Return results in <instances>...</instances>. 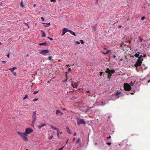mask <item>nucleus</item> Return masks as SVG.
I'll use <instances>...</instances> for the list:
<instances>
[{
  "label": "nucleus",
  "instance_id": "nucleus-21",
  "mask_svg": "<svg viewBox=\"0 0 150 150\" xmlns=\"http://www.w3.org/2000/svg\"><path fill=\"white\" fill-rule=\"evenodd\" d=\"M105 72L106 73H107L108 74V79H110L111 78L110 77L111 76H112V74H110L108 72Z\"/></svg>",
  "mask_w": 150,
  "mask_h": 150
},
{
  "label": "nucleus",
  "instance_id": "nucleus-25",
  "mask_svg": "<svg viewBox=\"0 0 150 150\" xmlns=\"http://www.w3.org/2000/svg\"><path fill=\"white\" fill-rule=\"evenodd\" d=\"M100 74H99V75L100 76H102V75H104V74H105V73L104 72H100Z\"/></svg>",
  "mask_w": 150,
  "mask_h": 150
},
{
  "label": "nucleus",
  "instance_id": "nucleus-62",
  "mask_svg": "<svg viewBox=\"0 0 150 150\" xmlns=\"http://www.w3.org/2000/svg\"><path fill=\"white\" fill-rule=\"evenodd\" d=\"M76 139L75 137H74L73 139V141H74Z\"/></svg>",
  "mask_w": 150,
  "mask_h": 150
},
{
  "label": "nucleus",
  "instance_id": "nucleus-30",
  "mask_svg": "<svg viewBox=\"0 0 150 150\" xmlns=\"http://www.w3.org/2000/svg\"><path fill=\"white\" fill-rule=\"evenodd\" d=\"M134 83L132 82H131L130 83H129V84L130 85V86H133L134 84Z\"/></svg>",
  "mask_w": 150,
  "mask_h": 150
},
{
  "label": "nucleus",
  "instance_id": "nucleus-52",
  "mask_svg": "<svg viewBox=\"0 0 150 150\" xmlns=\"http://www.w3.org/2000/svg\"><path fill=\"white\" fill-rule=\"evenodd\" d=\"M122 27V26L121 25H118V28H121Z\"/></svg>",
  "mask_w": 150,
  "mask_h": 150
},
{
  "label": "nucleus",
  "instance_id": "nucleus-20",
  "mask_svg": "<svg viewBox=\"0 0 150 150\" xmlns=\"http://www.w3.org/2000/svg\"><path fill=\"white\" fill-rule=\"evenodd\" d=\"M66 79L62 81V82H64L66 81H67V72H66Z\"/></svg>",
  "mask_w": 150,
  "mask_h": 150
},
{
  "label": "nucleus",
  "instance_id": "nucleus-45",
  "mask_svg": "<svg viewBox=\"0 0 150 150\" xmlns=\"http://www.w3.org/2000/svg\"><path fill=\"white\" fill-rule=\"evenodd\" d=\"M102 52L104 54H108V52Z\"/></svg>",
  "mask_w": 150,
  "mask_h": 150
},
{
  "label": "nucleus",
  "instance_id": "nucleus-11",
  "mask_svg": "<svg viewBox=\"0 0 150 150\" xmlns=\"http://www.w3.org/2000/svg\"><path fill=\"white\" fill-rule=\"evenodd\" d=\"M78 82H77L74 85L73 84V83L72 82H71L70 83L71 84V86L73 88H76L78 85Z\"/></svg>",
  "mask_w": 150,
  "mask_h": 150
},
{
  "label": "nucleus",
  "instance_id": "nucleus-26",
  "mask_svg": "<svg viewBox=\"0 0 150 150\" xmlns=\"http://www.w3.org/2000/svg\"><path fill=\"white\" fill-rule=\"evenodd\" d=\"M57 135L58 137L59 138V131L58 129V130H57Z\"/></svg>",
  "mask_w": 150,
  "mask_h": 150
},
{
  "label": "nucleus",
  "instance_id": "nucleus-42",
  "mask_svg": "<svg viewBox=\"0 0 150 150\" xmlns=\"http://www.w3.org/2000/svg\"><path fill=\"white\" fill-rule=\"evenodd\" d=\"M36 111H35L33 112V114L32 115H36Z\"/></svg>",
  "mask_w": 150,
  "mask_h": 150
},
{
  "label": "nucleus",
  "instance_id": "nucleus-37",
  "mask_svg": "<svg viewBox=\"0 0 150 150\" xmlns=\"http://www.w3.org/2000/svg\"><path fill=\"white\" fill-rule=\"evenodd\" d=\"M52 57L51 56H49L48 57V59L50 61L52 60Z\"/></svg>",
  "mask_w": 150,
  "mask_h": 150
},
{
  "label": "nucleus",
  "instance_id": "nucleus-59",
  "mask_svg": "<svg viewBox=\"0 0 150 150\" xmlns=\"http://www.w3.org/2000/svg\"><path fill=\"white\" fill-rule=\"evenodd\" d=\"M24 23V24H25V25H26L28 26V28H29V26L28 25V24H27L25 22V23Z\"/></svg>",
  "mask_w": 150,
  "mask_h": 150
},
{
  "label": "nucleus",
  "instance_id": "nucleus-54",
  "mask_svg": "<svg viewBox=\"0 0 150 150\" xmlns=\"http://www.w3.org/2000/svg\"><path fill=\"white\" fill-rule=\"evenodd\" d=\"M115 57H116V56H115V55H112V57L113 58H115Z\"/></svg>",
  "mask_w": 150,
  "mask_h": 150
},
{
  "label": "nucleus",
  "instance_id": "nucleus-5",
  "mask_svg": "<svg viewBox=\"0 0 150 150\" xmlns=\"http://www.w3.org/2000/svg\"><path fill=\"white\" fill-rule=\"evenodd\" d=\"M49 52V50H41L39 52L40 54H42L44 55H46L47 53Z\"/></svg>",
  "mask_w": 150,
  "mask_h": 150
},
{
  "label": "nucleus",
  "instance_id": "nucleus-43",
  "mask_svg": "<svg viewBox=\"0 0 150 150\" xmlns=\"http://www.w3.org/2000/svg\"><path fill=\"white\" fill-rule=\"evenodd\" d=\"M6 61H0V63H5L6 62Z\"/></svg>",
  "mask_w": 150,
  "mask_h": 150
},
{
  "label": "nucleus",
  "instance_id": "nucleus-14",
  "mask_svg": "<svg viewBox=\"0 0 150 150\" xmlns=\"http://www.w3.org/2000/svg\"><path fill=\"white\" fill-rule=\"evenodd\" d=\"M48 45V43L46 42H44L43 43H40L39 44L40 45H44L45 46H47Z\"/></svg>",
  "mask_w": 150,
  "mask_h": 150
},
{
  "label": "nucleus",
  "instance_id": "nucleus-44",
  "mask_svg": "<svg viewBox=\"0 0 150 150\" xmlns=\"http://www.w3.org/2000/svg\"><path fill=\"white\" fill-rule=\"evenodd\" d=\"M145 18V16H143L141 18V20H144V19Z\"/></svg>",
  "mask_w": 150,
  "mask_h": 150
},
{
  "label": "nucleus",
  "instance_id": "nucleus-38",
  "mask_svg": "<svg viewBox=\"0 0 150 150\" xmlns=\"http://www.w3.org/2000/svg\"><path fill=\"white\" fill-rule=\"evenodd\" d=\"M53 137V136L52 135L50 136V137H49L48 138L49 139H52Z\"/></svg>",
  "mask_w": 150,
  "mask_h": 150
},
{
  "label": "nucleus",
  "instance_id": "nucleus-61",
  "mask_svg": "<svg viewBox=\"0 0 150 150\" xmlns=\"http://www.w3.org/2000/svg\"><path fill=\"white\" fill-rule=\"evenodd\" d=\"M98 0H96V4H97L98 3Z\"/></svg>",
  "mask_w": 150,
  "mask_h": 150
},
{
  "label": "nucleus",
  "instance_id": "nucleus-31",
  "mask_svg": "<svg viewBox=\"0 0 150 150\" xmlns=\"http://www.w3.org/2000/svg\"><path fill=\"white\" fill-rule=\"evenodd\" d=\"M38 91H35L34 92H33V94H35L38 93Z\"/></svg>",
  "mask_w": 150,
  "mask_h": 150
},
{
  "label": "nucleus",
  "instance_id": "nucleus-46",
  "mask_svg": "<svg viewBox=\"0 0 150 150\" xmlns=\"http://www.w3.org/2000/svg\"><path fill=\"white\" fill-rule=\"evenodd\" d=\"M143 56V58H144V57H146V54H144V55H143V56Z\"/></svg>",
  "mask_w": 150,
  "mask_h": 150
},
{
  "label": "nucleus",
  "instance_id": "nucleus-6",
  "mask_svg": "<svg viewBox=\"0 0 150 150\" xmlns=\"http://www.w3.org/2000/svg\"><path fill=\"white\" fill-rule=\"evenodd\" d=\"M33 130L32 129L30 128H27L25 129V132L27 134L33 132Z\"/></svg>",
  "mask_w": 150,
  "mask_h": 150
},
{
  "label": "nucleus",
  "instance_id": "nucleus-33",
  "mask_svg": "<svg viewBox=\"0 0 150 150\" xmlns=\"http://www.w3.org/2000/svg\"><path fill=\"white\" fill-rule=\"evenodd\" d=\"M46 125L45 123H43L40 126H41L42 127L44 126H45Z\"/></svg>",
  "mask_w": 150,
  "mask_h": 150
},
{
  "label": "nucleus",
  "instance_id": "nucleus-9",
  "mask_svg": "<svg viewBox=\"0 0 150 150\" xmlns=\"http://www.w3.org/2000/svg\"><path fill=\"white\" fill-rule=\"evenodd\" d=\"M16 69L17 68L16 67H14L13 68H10L9 70H10L11 72H12L14 75L15 76L16 74V72H14L13 71L14 70Z\"/></svg>",
  "mask_w": 150,
  "mask_h": 150
},
{
  "label": "nucleus",
  "instance_id": "nucleus-16",
  "mask_svg": "<svg viewBox=\"0 0 150 150\" xmlns=\"http://www.w3.org/2000/svg\"><path fill=\"white\" fill-rule=\"evenodd\" d=\"M69 30H68L66 28H64L62 30V32H63L65 33L67 32H69Z\"/></svg>",
  "mask_w": 150,
  "mask_h": 150
},
{
  "label": "nucleus",
  "instance_id": "nucleus-4",
  "mask_svg": "<svg viewBox=\"0 0 150 150\" xmlns=\"http://www.w3.org/2000/svg\"><path fill=\"white\" fill-rule=\"evenodd\" d=\"M77 124L78 125H79L81 124H83L85 125L86 122L84 119L81 118H77Z\"/></svg>",
  "mask_w": 150,
  "mask_h": 150
},
{
  "label": "nucleus",
  "instance_id": "nucleus-39",
  "mask_svg": "<svg viewBox=\"0 0 150 150\" xmlns=\"http://www.w3.org/2000/svg\"><path fill=\"white\" fill-rule=\"evenodd\" d=\"M21 6L22 7H23V3L22 1L21 2Z\"/></svg>",
  "mask_w": 150,
  "mask_h": 150
},
{
  "label": "nucleus",
  "instance_id": "nucleus-50",
  "mask_svg": "<svg viewBox=\"0 0 150 150\" xmlns=\"http://www.w3.org/2000/svg\"><path fill=\"white\" fill-rule=\"evenodd\" d=\"M76 43L77 44H80V42H79V41H76Z\"/></svg>",
  "mask_w": 150,
  "mask_h": 150
},
{
  "label": "nucleus",
  "instance_id": "nucleus-3",
  "mask_svg": "<svg viewBox=\"0 0 150 150\" xmlns=\"http://www.w3.org/2000/svg\"><path fill=\"white\" fill-rule=\"evenodd\" d=\"M124 89L126 91H129L131 89L130 85L127 83H125L124 84Z\"/></svg>",
  "mask_w": 150,
  "mask_h": 150
},
{
  "label": "nucleus",
  "instance_id": "nucleus-17",
  "mask_svg": "<svg viewBox=\"0 0 150 150\" xmlns=\"http://www.w3.org/2000/svg\"><path fill=\"white\" fill-rule=\"evenodd\" d=\"M69 32L72 35H73L75 36H76V34L75 33L73 32L71 30H69Z\"/></svg>",
  "mask_w": 150,
  "mask_h": 150
},
{
  "label": "nucleus",
  "instance_id": "nucleus-10",
  "mask_svg": "<svg viewBox=\"0 0 150 150\" xmlns=\"http://www.w3.org/2000/svg\"><path fill=\"white\" fill-rule=\"evenodd\" d=\"M140 54H142V52H138L137 53H136L134 54V56H135L136 58H138L139 59V55Z\"/></svg>",
  "mask_w": 150,
  "mask_h": 150
},
{
  "label": "nucleus",
  "instance_id": "nucleus-29",
  "mask_svg": "<svg viewBox=\"0 0 150 150\" xmlns=\"http://www.w3.org/2000/svg\"><path fill=\"white\" fill-rule=\"evenodd\" d=\"M46 36V34H45L44 32H43L42 33V37H45Z\"/></svg>",
  "mask_w": 150,
  "mask_h": 150
},
{
  "label": "nucleus",
  "instance_id": "nucleus-22",
  "mask_svg": "<svg viewBox=\"0 0 150 150\" xmlns=\"http://www.w3.org/2000/svg\"><path fill=\"white\" fill-rule=\"evenodd\" d=\"M143 67L144 68L142 67L141 69V71L142 72H143V71L144 69H145L147 68V67H146L145 66H143Z\"/></svg>",
  "mask_w": 150,
  "mask_h": 150
},
{
  "label": "nucleus",
  "instance_id": "nucleus-51",
  "mask_svg": "<svg viewBox=\"0 0 150 150\" xmlns=\"http://www.w3.org/2000/svg\"><path fill=\"white\" fill-rule=\"evenodd\" d=\"M56 1V0H50L51 2H55Z\"/></svg>",
  "mask_w": 150,
  "mask_h": 150
},
{
  "label": "nucleus",
  "instance_id": "nucleus-24",
  "mask_svg": "<svg viewBox=\"0 0 150 150\" xmlns=\"http://www.w3.org/2000/svg\"><path fill=\"white\" fill-rule=\"evenodd\" d=\"M28 98V96L26 94L25 96V97L23 98V100H24Z\"/></svg>",
  "mask_w": 150,
  "mask_h": 150
},
{
  "label": "nucleus",
  "instance_id": "nucleus-58",
  "mask_svg": "<svg viewBox=\"0 0 150 150\" xmlns=\"http://www.w3.org/2000/svg\"><path fill=\"white\" fill-rule=\"evenodd\" d=\"M111 51V50H108L107 51V52H108H108H110Z\"/></svg>",
  "mask_w": 150,
  "mask_h": 150
},
{
  "label": "nucleus",
  "instance_id": "nucleus-55",
  "mask_svg": "<svg viewBox=\"0 0 150 150\" xmlns=\"http://www.w3.org/2000/svg\"><path fill=\"white\" fill-rule=\"evenodd\" d=\"M72 80V78H70L68 80L69 81H71V80Z\"/></svg>",
  "mask_w": 150,
  "mask_h": 150
},
{
  "label": "nucleus",
  "instance_id": "nucleus-27",
  "mask_svg": "<svg viewBox=\"0 0 150 150\" xmlns=\"http://www.w3.org/2000/svg\"><path fill=\"white\" fill-rule=\"evenodd\" d=\"M121 93V92H117L116 93V96H118L119 94H120Z\"/></svg>",
  "mask_w": 150,
  "mask_h": 150
},
{
  "label": "nucleus",
  "instance_id": "nucleus-60",
  "mask_svg": "<svg viewBox=\"0 0 150 150\" xmlns=\"http://www.w3.org/2000/svg\"><path fill=\"white\" fill-rule=\"evenodd\" d=\"M6 56L9 58V54H8L6 55Z\"/></svg>",
  "mask_w": 150,
  "mask_h": 150
},
{
  "label": "nucleus",
  "instance_id": "nucleus-2",
  "mask_svg": "<svg viewBox=\"0 0 150 150\" xmlns=\"http://www.w3.org/2000/svg\"><path fill=\"white\" fill-rule=\"evenodd\" d=\"M142 54L140 55L139 57L137 60V62L136 64H134V66H141L142 63V61H143V56Z\"/></svg>",
  "mask_w": 150,
  "mask_h": 150
},
{
  "label": "nucleus",
  "instance_id": "nucleus-47",
  "mask_svg": "<svg viewBox=\"0 0 150 150\" xmlns=\"http://www.w3.org/2000/svg\"><path fill=\"white\" fill-rule=\"evenodd\" d=\"M41 18L42 21H44V18L42 17H41Z\"/></svg>",
  "mask_w": 150,
  "mask_h": 150
},
{
  "label": "nucleus",
  "instance_id": "nucleus-18",
  "mask_svg": "<svg viewBox=\"0 0 150 150\" xmlns=\"http://www.w3.org/2000/svg\"><path fill=\"white\" fill-rule=\"evenodd\" d=\"M96 26H97V24H95L94 25L92 26V28L93 30L94 31H95L96 30Z\"/></svg>",
  "mask_w": 150,
  "mask_h": 150
},
{
  "label": "nucleus",
  "instance_id": "nucleus-7",
  "mask_svg": "<svg viewBox=\"0 0 150 150\" xmlns=\"http://www.w3.org/2000/svg\"><path fill=\"white\" fill-rule=\"evenodd\" d=\"M32 118L33 119V120L31 123V125L33 127V126L34 124L35 123V121L36 120V115H32Z\"/></svg>",
  "mask_w": 150,
  "mask_h": 150
},
{
  "label": "nucleus",
  "instance_id": "nucleus-8",
  "mask_svg": "<svg viewBox=\"0 0 150 150\" xmlns=\"http://www.w3.org/2000/svg\"><path fill=\"white\" fill-rule=\"evenodd\" d=\"M105 72H108L110 74H114L115 72L114 69H110L109 68H107Z\"/></svg>",
  "mask_w": 150,
  "mask_h": 150
},
{
  "label": "nucleus",
  "instance_id": "nucleus-34",
  "mask_svg": "<svg viewBox=\"0 0 150 150\" xmlns=\"http://www.w3.org/2000/svg\"><path fill=\"white\" fill-rule=\"evenodd\" d=\"M111 144V142H108L106 143V144L108 146L110 145Z\"/></svg>",
  "mask_w": 150,
  "mask_h": 150
},
{
  "label": "nucleus",
  "instance_id": "nucleus-48",
  "mask_svg": "<svg viewBox=\"0 0 150 150\" xmlns=\"http://www.w3.org/2000/svg\"><path fill=\"white\" fill-rule=\"evenodd\" d=\"M42 127H41V126L40 125V126H38V128L39 129H41Z\"/></svg>",
  "mask_w": 150,
  "mask_h": 150
},
{
  "label": "nucleus",
  "instance_id": "nucleus-19",
  "mask_svg": "<svg viewBox=\"0 0 150 150\" xmlns=\"http://www.w3.org/2000/svg\"><path fill=\"white\" fill-rule=\"evenodd\" d=\"M86 107H87V109H86V110H85V113H86L87 112H88V110H89L90 109V108H93V107H89L88 106H86Z\"/></svg>",
  "mask_w": 150,
  "mask_h": 150
},
{
  "label": "nucleus",
  "instance_id": "nucleus-35",
  "mask_svg": "<svg viewBox=\"0 0 150 150\" xmlns=\"http://www.w3.org/2000/svg\"><path fill=\"white\" fill-rule=\"evenodd\" d=\"M80 41L82 44H83L84 43V41L83 40H80Z\"/></svg>",
  "mask_w": 150,
  "mask_h": 150
},
{
  "label": "nucleus",
  "instance_id": "nucleus-63",
  "mask_svg": "<svg viewBox=\"0 0 150 150\" xmlns=\"http://www.w3.org/2000/svg\"><path fill=\"white\" fill-rule=\"evenodd\" d=\"M76 132H75L74 134V135L76 136Z\"/></svg>",
  "mask_w": 150,
  "mask_h": 150
},
{
  "label": "nucleus",
  "instance_id": "nucleus-41",
  "mask_svg": "<svg viewBox=\"0 0 150 150\" xmlns=\"http://www.w3.org/2000/svg\"><path fill=\"white\" fill-rule=\"evenodd\" d=\"M47 38L49 39L50 41H52L53 40V39L52 38H51L49 37H47Z\"/></svg>",
  "mask_w": 150,
  "mask_h": 150
},
{
  "label": "nucleus",
  "instance_id": "nucleus-23",
  "mask_svg": "<svg viewBox=\"0 0 150 150\" xmlns=\"http://www.w3.org/2000/svg\"><path fill=\"white\" fill-rule=\"evenodd\" d=\"M50 127L52 128V129H55V130H58V129L56 127H53V126H52V125H50Z\"/></svg>",
  "mask_w": 150,
  "mask_h": 150
},
{
  "label": "nucleus",
  "instance_id": "nucleus-15",
  "mask_svg": "<svg viewBox=\"0 0 150 150\" xmlns=\"http://www.w3.org/2000/svg\"><path fill=\"white\" fill-rule=\"evenodd\" d=\"M66 129L67 132V133H68L69 134H71V131H70L69 128L68 127H66Z\"/></svg>",
  "mask_w": 150,
  "mask_h": 150
},
{
  "label": "nucleus",
  "instance_id": "nucleus-32",
  "mask_svg": "<svg viewBox=\"0 0 150 150\" xmlns=\"http://www.w3.org/2000/svg\"><path fill=\"white\" fill-rule=\"evenodd\" d=\"M71 71V69L70 68H69L68 70H67V73H69V72L70 71Z\"/></svg>",
  "mask_w": 150,
  "mask_h": 150
},
{
  "label": "nucleus",
  "instance_id": "nucleus-28",
  "mask_svg": "<svg viewBox=\"0 0 150 150\" xmlns=\"http://www.w3.org/2000/svg\"><path fill=\"white\" fill-rule=\"evenodd\" d=\"M80 138H79L78 139V140H77V141L76 142V143H75V144L76 145L77 144L78 142L79 141H80Z\"/></svg>",
  "mask_w": 150,
  "mask_h": 150
},
{
  "label": "nucleus",
  "instance_id": "nucleus-53",
  "mask_svg": "<svg viewBox=\"0 0 150 150\" xmlns=\"http://www.w3.org/2000/svg\"><path fill=\"white\" fill-rule=\"evenodd\" d=\"M111 138V137L110 135H109L108 137H107V139H109L110 138Z\"/></svg>",
  "mask_w": 150,
  "mask_h": 150
},
{
  "label": "nucleus",
  "instance_id": "nucleus-56",
  "mask_svg": "<svg viewBox=\"0 0 150 150\" xmlns=\"http://www.w3.org/2000/svg\"><path fill=\"white\" fill-rule=\"evenodd\" d=\"M65 34V33H64V32H62V33L61 35L62 36H63Z\"/></svg>",
  "mask_w": 150,
  "mask_h": 150
},
{
  "label": "nucleus",
  "instance_id": "nucleus-40",
  "mask_svg": "<svg viewBox=\"0 0 150 150\" xmlns=\"http://www.w3.org/2000/svg\"><path fill=\"white\" fill-rule=\"evenodd\" d=\"M38 99V98H35L33 100V101L34 102L35 101H36Z\"/></svg>",
  "mask_w": 150,
  "mask_h": 150
},
{
  "label": "nucleus",
  "instance_id": "nucleus-49",
  "mask_svg": "<svg viewBox=\"0 0 150 150\" xmlns=\"http://www.w3.org/2000/svg\"><path fill=\"white\" fill-rule=\"evenodd\" d=\"M139 40H140V42H142L143 40L141 38H140L139 37Z\"/></svg>",
  "mask_w": 150,
  "mask_h": 150
},
{
  "label": "nucleus",
  "instance_id": "nucleus-64",
  "mask_svg": "<svg viewBox=\"0 0 150 150\" xmlns=\"http://www.w3.org/2000/svg\"><path fill=\"white\" fill-rule=\"evenodd\" d=\"M132 42V41L131 40H130L129 41V43L130 44H131Z\"/></svg>",
  "mask_w": 150,
  "mask_h": 150
},
{
  "label": "nucleus",
  "instance_id": "nucleus-13",
  "mask_svg": "<svg viewBox=\"0 0 150 150\" xmlns=\"http://www.w3.org/2000/svg\"><path fill=\"white\" fill-rule=\"evenodd\" d=\"M56 115H57L58 113H60L61 115H63V113L61 112L59 110H57L56 111Z\"/></svg>",
  "mask_w": 150,
  "mask_h": 150
},
{
  "label": "nucleus",
  "instance_id": "nucleus-12",
  "mask_svg": "<svg viewBox=\"0 0 150 150\" xmlns=\"http://www.w3.org/2000/svg\"><path fill=\"white\" fill-rule=\"evenodd\" d=\"M42 23V24H43V26L45 27H48L50 25V22L49 23Z\"/></svg>",
  "mask_w": 150,
  "mask_h": 150
},
{
  "label": "nucleus",
  "instance_id": "nucleus-1",
  "mask_svg": "<svg viewBox=\"0 0 150 150\" xmlns=\"http://www.w3.org/2000/svg\"><path fill=\"white\" fill-rule=\"evenodd\" d=\"M17 133L22 137L24 141L26 142L28 141V139L27 137V134L25 132H21L20 131H18Z\"/></svg>",
  "mask_w": 150,
  "mask_h": 150
},
{
  "label": "nucleus",
  "instance_id": "nucleus-36",
  "mask_svg": "<svg viewBox=\"0 0 150 150\" xmlns=\"http://www.w3.org/2000/svg\"><path fill=\"white\" fill-rule=\"evenodd\" d=\"M124 44V43L123 42H122V43L120 45V47H123V44Z\"/></svg>",
  "mask_w": 150,
  "mask_h": 150
},
{
  "label": "nucleus",
  "instance_id": "nucleus-57",
  "mask_svg": "<svg viewBox=\"0 0 150 150\" xmlns=\"http://www.w3.org/2000/svg\"><path fill=\"white\" fill-rule=\"evenodd\" d=\"M63 147L60 148L58 150H62Z\"/></svg>",
  "mask_w": 150,
  "mask_h": 150
}]
</instances>
